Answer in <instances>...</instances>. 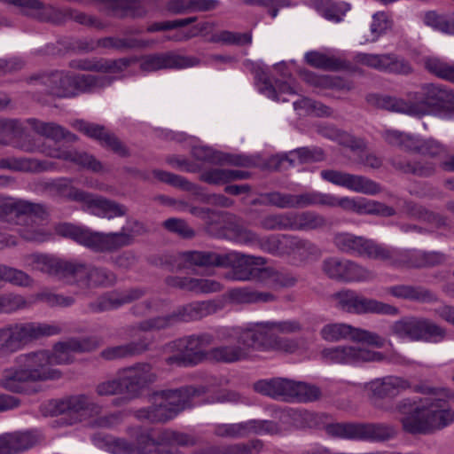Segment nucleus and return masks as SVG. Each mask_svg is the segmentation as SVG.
Listing matches in <instances>:
<instances>
[{
  "instance_id": "c9c22d12",
  "label": "nucleus",
  "mask_w": 454,
  "mask_h": 454,
  "mask_svg": "<svg viewBox=\"0 0 454 454\" xmlns=\"http://www.w3.org/2000/svg\"><path fill=\"white\" fill-rule=\"evenodd\" d=\"M99 9L109 15L124 18L143 17L146 13L144 5L137 0H92Z\"/></svg>"
},
{
  "instance_id": "c85d7f7f",
  "label": "nucleus",
  "mask_w": 454,
  "mask_h": 454,
  "mask_svg": "<svg viewBox=\"0 0 454 454\" xmlns=\"http://www.w3.org/2000/svg\"><path fill=\"white\" fill-rule=\"evenodd\" d=\"M81 208L96 216L107 219L124 216L129 211L125 205L91 192H89L85 204L81 206Z\"/></svg>"
},
{
  "instance_id": "1a4fd4ad",
  "label": "nucleus",
  "mask_w": 454,
  "mask_h": 454,
  "mask_svg": "<svg viewBox=\"0 0 454 454\" xmlns=\"http://www.w3.org/2000/svg\"><path fill=\"white\" fill-rule=\"evenodd\" d=\"M328 435L349 440L387 442L394 438V427L384 423H335L325 427Z\"/></svg>"
},
{
  "instance_id": "09e8293b",
  "label": "nucleus",
  "mask_w": 454,
  "mask_h": 454,
  "mask_svg": "<svg viewBox=\"0 0 454 454\" xmlns=\"http://www.w3.org/2000/svg\"><path fill=\"white\" fill-rule=\"evenodd\" d=\"M208 360L216 363L232 364L245 360L248 353L239 345H222L208 350Z\"/></svg>"
},
{
  "instance_id": "b1692460",
  "label": "nucleus",
  "mask_w": 454,
  "mask_h": 454,
  "mask_svg": "<svg viewBox=\"0 0 454 454\" xmlns=\"http://www.w3.org/2000/svg\"><path fill=\"white\" fill-rule=\"evenodd\" d=\"M194 57H185L172 51L149 54L141 58L140 69L144 72H154L167 68H184L199 64Z\"/></svg>"
},
{
  "instance_id": "ddd939ff",
  "label": "nucleus",
  "mask_w": 454,
  "mask_h": 454,
  "mask_svg": "<svg viewBox=\"0 0 454 454\" xmlns=\"http://www.w3.org/2000/svg\"><path fill=\"white\" fill-rule=\"evenodd\" d=\"M18 367L24 368L33 382L57 380L62 372L51 366L50 351L41 349L20 354L15 358Z\"/></svg>"
},
{
  "instance_id": "dca6fc26",
  "label": "nucleus",
  "mask_w": 454,
  "mask_h": 454,
  "mask_svg": "<svg viewBox=\"0 0 454 454\" xmlns=\"http://www.w3.org/2000/svg\"><path fill=\"white\" fill-rule=\"evenodd\" d=\"M280 432L278 423L270 420L251 419L239 423L217 424L213 433L215 436L226 439L246 438L252 434H276Z\"/></svg>"
},
{
  "instance_id": "338daca9",
  "label": "nucleus",
  "mask_w": 454,
  "mask_h": 454,
  "mask_svg": "<svg viewBox=\"0 0 454 454\" xmlns=\"http://www.w3.org/2000/svg\"><path fill=\"white\" fill-rule=\"evenodd\" d=\"M321 389L316 386L303 381H294L292 401L314 402L320 399Z\"/></svg>"
},
{
  "instance_id": "79ce46f5",
  "label": "nucleus",
  "mask_w": 454,
  "mask_h": 454,
  "mask_svg": "<svg viewBox=\"0 0 454 454\" xmlns=\"http://www.w3.org/2000/svg\"><path fill=\"white\" fill-rule=\"evenodd\" d=\"M292 231H322L331 227L323 215L316 211H292Z\"/></svg>"
},
{
  "instance_id": "774afa93",
  "label": "nucleus",
  "mask_w": 454,
  "mask_h": 454,
  "mask_svg": "<svg viewBox=\"0 0 454 454\" xmlns=\"http://www.w3.org/2000/svg\"><path fill=\"white\" fill-rule=\"evenodd\" d=\"M382 137L389 145L397 146L407 152H413L416 137L404 132L386 129L382 132Z\"/></svg>"
},
{
  "instance_id": "72a5a7b5",
  "label": "nucleus",
  "mask_w": 454,
  "mask_h": 454,
  "mask_svg": "<svg viewBox=\"0 0 454 454\" xmlns=\"http://www.w3.org/2000/svg\"><path fill=\"white\" fill-rule=\"evenodd\" d=\"M411 387L409 381L401 377L387 376L375 379L365 384L364 389L370 398L383 399L397 395Z\"/></svg>"
},
{
  "instance_id": "0e129e2a",
  "label": "nucleus",
  "mask_w": 454,
  "mask_h": 454,
  "mask_svg": "<svg viewBox=\"0 0 454 454\" xmlns=\"http://www.w3.org/2000/svg\"><path fill=\"white\" fill-rule=\"evenodd\" d=\"M231 297L239 303L269 302L276 300L271 293L253 291L245 287L231 290Z\"/></svg>"
},
{
  "instance_id": "7c9ffc66",
  "label": "nucleus",
  "mask_w": 454,
  "mask_h": 454,
  "mask_svg": "<svg viewBox=\"0 0 454 454\" xmlns=\"http://www.w3.org/2000/svg\"><path fill=\"white\" fill-rule=\"evenodd\" d=\"M294 381L282 377L260 380L254 383L253 388L255 392L272 399L292 402Z\"/></svg>"
},
{
  "instance_id": "a18cd8bd",
  "label": "nucleus",
  "mask_w": 454,
  "mask_h": 454,
  "mask_svg": "<svg viewBox=\"0 0 454 454\" xmlns=\"http://www.w3.org/2000/svg\"><path fill=\"white\" fill-rule=\"evenodd\" d=\"M47 154L51 158L71 161L93 172H100L103 170L102 163L93 155L85 152L58 148L51 150Z\"/></svg>"
},
{
  "instance_id": "20e7f679",
  "label": "nucleus",
  "mask_w": 454,
  "mask_h": 454,
  "mask_svg": "<svg viewBox=\"0 0 454 454\" xmlns=\"http://www.w3.org/2000/svg\"><path fill=\"white\" fill-rule=\"evenodd\" d=\"M301 330V324L294 320L262 322L253 327L240 330L238 333L237 342L248 354L250 350H279L294 353L298 349V343L294 340L278 336L276 332L293 333Z\"/></svg>"
},
{
  "instance_id": "49530a36",
  "label": "nucleus",
  "mask_w": 454,
  "mask_h": 454,
  "mask_svg": "<svg viewBox=\"0 0 454 454\" xmlns=\"http://www.w3.org/2000/svg\"><path fill=\"white\" fill-rule=\"evenodd\" d=\"M151 341L140 339L124 345L108 347L99 353V356L106 361L139 356L150 349Z\"/></svg>"
},
{
  "instance_id": "5701e85b",
  "label": "nucleus",
  "mask_w": 454,
  "mask_h": 454,
  "mask_svg": "<svg viewBox=\"0 0 454 454\" xmlns=\"http://www.w3.org/2000/svg\"><path fill=\"white\" fill-rule=\"evenodd\" d=\"M100 345V340L96 337L70 339L65 342H58L54 345L53 351H50L51 366L69 364L73 360L72 352H90Z\"/></svg>"
},
{
  "instance_id": "bb28decb",
  "label": "nucleus",
  "mask_w": 454,
  "mask_h": 454,
  "mask_svg": "<svg viewBox=\"0 0 454 454\" xmlns=\"http://www.w3.org/2000/svg\"><path fill=\"white\" fill-rule=\"evenodd\" d=\"M335 247L346 254H356L374 259L378 243L348 232H338L333 237Z\"/></svg>"
},
{
  "instance_id": "864d4df0",
  "label": "nucleus",
  "mask_w": 454,
  "mask_h": 454,
  "mask_svg": "<svg viewBox=\"0 0 454 454\" xmlns=\"http://www.w3.org/2000/svg\"><path fill=\"white\" fill-rule=\"evenodd\" d=\"M28 382H32L30 377L24 368L21 367L5 370L0 380V385L4 388L15 393L25 391V384Z\"/></svg>"
},
{
  "instance_id": "ea45409f",
  "label": "nucleus",
  "mask_w": 454,
  "mask_h": 454,
  "mask_svg": "<svg viewBox=\"0 0 454 454\" xmlns=\"http://www.w3.org/2000/svg\"><path fill=\"white\" fill-rule=\"evenodd\" d=\"M2 2L27 9L24 14L40 21L57 23L60 21V13L51 5H45L39 0H1Z\"/></svg>"
},
{
  "instance_id": "f03ea898",
  "label": "nucleus",
  "mask_w": 454,
  "mask_h": 454,
  "mask_svg": "<svg viewBox=\"0 0 454 454\" xmlns=\"http://www.w3.org/2000/svg\"><path fill=\"white\" fill-rule=\"evenodd\" d=\"M127 223L129 226L122 227L120 231L104 233L64 223L56 225L55 231L58 235L70 238L95 252H114L131 246L136 236L147 232L145 225L137 219H129Z\"/></svg>"
},
{
  "instance_id": "39448f33",
  "label": "nucleus",
  "mask_w": 454,
  "mask_h": 454,
  "mask_svg": "<svg viewBox=\"0 0 454 454\" xmlns=\"http://www.w3.org/2000/svg\"><path fill=\"white\" fill-rule=\"evenodd\" d=\"M208 391L205 386H185L176 389L156 391L152 395L153 405L136 411V417L151 423L172 419L179 412L192 406V398Z\"/></svg>"
},
{
  "instance_id": "69168bd1",
  "label": "nucleus",
  "mask_w": 454,
  "mask_h": 454,
  "mask_svg": "<svg viewBox=\"0 0 454 454\" xmlns=\"http://www.w3.org/2000/svg\"><path fill=\"white\" fill-rule=\"evenodd\" d=\"M424 407L425 399L420 400L419 403L411 401V399H403L397 404V411L403 415L401 419V422L405 432L410 434V431L406 427V419H413L415 422L419 421Z\"/></svg>"
},
{
  "instance_id": "a211bd4d",
  "label": "nucleus",
  "mask_w": 454,
  "mask_h": 454,
  "mask_svg": "<svg viewBox=\"0 0 454 454\" xmlns=\"http://www.w3.org/2000/svg\"><path fill=\"white\" fill-rule=\"evenodd\" d=\"M74 127L89 137L97 140L102 147L113 152L118 156L122 158L130 156L129 147L114 132L107 129L105 126L77 120L74 122Z\"/></svg>"
},
{
  "instance_id": "393cba45",
  "label": "nucleus",
  "mask_w": 454,
  "mask_h": 454,
  "mask_svg": "<svg viewBox=\"0 0 454 454\" xmlns=\"http://www.w3.org/2000/svg\"><path fill=\"white\" fill-rule=\"evenodd\" d=\"M357 64L366 66L379 71H387L395 74H408L411 67L403 59H399L393 53L369 54L357 53L355 56Z\"/></svg>"
},
{
  "instance_id": "13d9d810",
  "label": "nucleus",
  "mask_w": 454,
  "mask_h": 454,
  "mask_svg": "<svg viewBox=\"0 0 454 454\" xmlns=\"http://www.w3.org/2000/svg\"><path fill=\"white\" fill-rule=\"evenodd\" d=\"M317 132L324 137L336 140L340 145L351 148L352 150L359 149L362 146V141L356 139L350 134L338 129L333 125H317Z\"/></svg>"
},
{
  "instance_id": "5fc2aeb1",
  "label": "nucleus",
  "mask_w": 454,
  "mask_h": 454,
  "mask_svg": "<svg viewBox=\"0 0 454 454\" xmlns=\"http://www.w3.org/2000/svg\"><path fill=\"white\" fill-rule=\"evenodd\" d=\"M314 8L326 20L340 22L343 17L350 10L351 6L347 2H335L333 0H319Z\"/></svg>"
},
{
  "instance_id": "aec40b11",
  "label": "nucleus",
  "mask_w": 454,
  "mask_h": 454,
  "mask_svg": "<svg viewBox=\"0 0 454 454\" xmlns=\"http://www.w3.org/2000/svg\"><path fill=\"white\" fill-rule=\"evenodd\" d=\"M24 265L33 270H39L66 283L68 281L72 260L67 261L43 254H30L23 256Z\"/></svg>"
},
{
  "instance_id": "6ab92c4d",
  "label": "nucleus",
  "mask_w": 454,
  "mask_h": 454,
  "mask_svg": "<svg viewBox=\"0 0 454 454\" xmlns=\"http://www.w3.org/2000/svg\"><path fill=\"white\" fill-rule=\"evenodd\" d=\"M322 270L332 279L344 282L369 280L374 278L372 271L349 260L330 257L323 261Z\"/></svg>"
},
{
  "instance_id": "2f4dec72",
  "label": "nucleus",
  "mask_w": 454,
  "mask_h": 454,
  "mask_svg": "<svg viewBox=\"0 0 454 454\" xmlns=\"http://www.w3.org/2000/svg\"><path fill=\"white\" fill-rule=\"evenodd\" d=\"M126 172L140 180L150 181L152 177H153L160 182L166 183L174 187H177L187 192H192L194 193H199L200 190V187L191 183L186 178L160 169H153L149 172L137 168H127Z\"/></svg>"
},
{
  "instance_id": "0eeeda50",
  "label": "nucleus",
  "mask_w": 454,
  "mask_h": 454,
  "mask_svg": "<svg viewBox=\"0 0 454 454\" xmlns=\"http://www.w3.org/2000/svg\"><path fill=\"white\" fill-rule=\"evenodd\" d=\"M0 214H14L25 223L20 231V236L27 241L43 242L50 238V233L38 225H34L35 220L43 221L49 216L48 210L43 204L32 203L24 200H0Z\"/></svg>"
},
{
  "instance_id": "a19ab883",
  "label": "nucleus",
  "mask_w": 454,
  "mask_h": 454,
  "mask_svg": "<svg viewBox=\"0 0 454 454\" xmlns=\"http://www.w3.org/2000/svg\"><path fill=\"white\" fill-rule=\"evenodd\" d=\"M2 2L27 9L24 14L40 21L57 23L60 21V13L51 5H45L39 0H1Z\"/></svg>"
},
{
  "instance_id": "58836bf2",
  "label": "nucleus",
  "mask_w": 454,
  "mask_h": 454,
  "mask_svg": "<svg viewBox=\"0 0 454 454\" xmlns=\"http://www.w3.org/2000/svg\"><path fill=\"white\" fill-rule=\"evenodd\" d=\"M387 293L395 298L419 303H435L438 295L423 286L396 285L387 288Z\"/></svg>"
},
{
  "instance_id": "e433bc0d",
  "label": "nucleus",
  "mask_w": 454,
  "mask_h": 454,
  "mask_svg": "<svg viewBox=\"0 0 454 454\" xmlns=\"http://www.w3.org/2000/svg\"><path fill=\"white\" fill-rule=\"evenodd\" d=\"M254 78L259 91L270 98L277 101L286 102L289 100L286 97H285L286 95H296L294 88L287 82H281L277 80L275 82V85H273L266 73L261 67L255 68Z\"/></svg>"
},
{
  "instance_id": "bf43d9fd",
  "label": "nucleus",
  "mask_w": 454,
  "mask_h": 454,
  "mask_svg": "<svg viewBox=\"0 0 454 454\" xmlns=\"http://www.w3.org/2000/svg\"><path fill=\"white\" fill-rule=\"evenodd\" d=\"M398 309L393 305L379 301L374 299L366 298L358 294L357 308L356 314H384V315H397Z\"/></svg>"
},
{
  "instance_id": "603ef678",
  "label": "nucleus",
  "mask_w": 454,
  "mask_h": 454,
  "mask_svg": "<svg viewBox=\"0 0 454 454\" xmlns=\"http://www.w3.org/2000/svg\"><path fill=\"white\" fill-rule=\"evenodd\" d=\"M300 75L306 82L318 88H335L340 90H351L354 87L352 82H345L339 77L328 75H317L309 70H301Z\"/></svg>"
},
{
  "instance_id": "473e14b6",
  "label": "nucleus",
  "mask_w": 454,
  "mask_h": 454,
  "mask_svg": "<svg viewBox=\"0 0 454 454\" xmlns=\"http://www.w3.org/2000/svg\"><path fill=\"white\" fill-rule=\"evenodd\" d=\"M192 153L197 160L209 161L215 164L228 163L233 166L246 168L254 165V160L249 156L224 153L208 146H194Z\"/></svg>"
},
{
  "instance_id": "c03bdc74",
  "label": "nucleus",
  "mask_w": 454,
  "mask_h": 454,
  "mask_svg": "<svg viewBox=\"0 0 454 454\" xmlns=\"http://www.w3.org/2000/svg\"><path fill=\"white\" fill-rule=\"evenodd\" d=\"M26 122L30 126L34 132L55 142H59L61 140L75 142L77 140L76 135L71 133L58 123L45 122L35 118H29Z\"/></svg>"
},
{
  "instance_id": "6e6d98bb",
  "label": "nucleus",
  "mask_w": 454,
  "mask_h": 454,
  "mask_svg": "<svg viewBox=\"0 0 454 454\" xmlns=\"http://www.w3.org/2000/svg\"><path fill=\"white\" fill-rule=\"evenodd\" d=\"M297 282V278L292 274L284 271H278L270 267H263L260 283L272 288L278 289L291 287Z\"/></svg>"
},
{
  "instance_id": "cd10ccee",
  "label": "nucleus",
  "mask_w": 454,
  "mask_h": 454,
  "mask_svg": "<svg viewBox=\"0 0 454 454\" xmlns=\"http://www.w3.org/2000/svg\"><path fill=\"white\" fill-rule=\"evenodd\" d=\"M37 431L13 432L0 435V454H18L41 443Z\"/></svg>"
},
{
  "instance_id": "f257e3e1",
  "label": "nucleus",
  "mask_w": 454,
  "mask_h": 454,
  "mask_svg": "<svg viewBox=\"0 0 454 454\" xmlns=\"http://www.w3.org/2000/svg\"><path fill=\"white\" fill-rule=\"evenodd\" d=\"M366 101L377 108L417 117L433 114L454 118V90L436 83L421 85L418 91L409 94V100L369 94Z\"/></svg>"
},
{
  "instance_id": "3c124183",
  "label": "nucleus",
  "mask_w": 454,
  "mask_h": 454,
  "mask_svg": "<svg viewBox=\"0 0 454 454\" xmlns=\"http://www.w3.org/2000/svg\"><path fill=\"white\" fill-rule=\"evenodd\" d=\"M94 444L112 454H134V444L122 438H113L104 434L92 435Z\"/></svg>"
},
{
  "instance_id": "7ed1b4c3",
  "label": "nucleus",
  "mask_w": 454,
  "mask_h": 454,
  "mask_svg": "<svg viewBox=\"0 0 454 454\" xmlns=\"http://www.w3.org/2000/svg\"><path fill=\"white\" fill-rule=\"evenodd\" d=\"M181 258L190 265L200 267L231 268L229 278L238 281L261 280L263 267L267 260L262 256H254L231 251L218 254L214 251H186Z\"/></svg>"
},
{
  "instance_id": "680f3d73",
  "label": "nucleus",
  "mask_w": 454,
  "mask_h": 454,
  "mask_svg": "<svg viewBox=\"0 0 454 454\" xmlns=\"http://www.w3.org/2000/svg\"><path fill=\"white\" fill-rule=\"evenodd\" d=\"M305 59L309 66L324 70L337 71L347 67L345 61L318 51L308 52Z\"/></svg>"
},
{
  "instance_id": "4468645a",
  "label": "nucleus",
  "mask_w": 454,
  "mask_h": 454,
  "mask_svg": "<svg viewBox=\"0 0 454 454\" xmlns=\"http://www.w3.org/2000/svg\"><path fill=\"white\" fill-rule=\"evenodd\" d=\"M320 335L326 341L333 342L349 339L378 348L384 347L386 343V340L376 333L342 323L325 325L321 329Z\"/></svg>"
},
{
  "instance_id": "2eb2a0df",
  "label": "nucleus",
  "mask_w": 454,
  "mask_h": 454,
  "mask_svg": "<svg viewBox=\"0 0 454 454\" xmlns=\"http://www.w3.org/2000/svg\"><path fill=\"white\" fill-rule=\"evenodd\" d=\"M320 355L324 361L337 364L380 362L386 357L381 352L350 345L325 348L321 351Z\"/></svg>"
},
{
  "instance_id": "f704fd0d",
  "label": "nucleus",
  "mask_w": 454,
  "mask_h": 454,
  "mask_svg": "<svg viewBox=\"0 0 454 454\" xmlns=\"http://www.w3.org/2000/svg\"><path fill=\"white\" fill-rule=\"evenodd\" d=\"M137 61V58H121L118 59H84L74 60L70 67L81 70L100 72L105 74H118L125 70L132 63Z\"/></svg>"
},
{
  "instance_id": "f3484780",
  "label": "nucleus",
  "mask_w": 454,
  "mask_h": 454,
  "mask_svg": "<svg viewBox=\"0 0 454 454\" xmlns=\"http://www.w3.org/2000/svg\"><path fill=\"white\" fill-rule=\"evenodd\" d=\"M119 372L125 395L129 399L138 397L145 387L153 384L158 379L153 365L148 363H137L120 370Z\"/></svg>"
},
{
  "instance_id": "4d7b16f0",
  "label": "nucleus",
  "mask_w": 454,
  "mask_h": 454,
  "mask_svg": "<svg viewBox=\"0 0 454 454\" xmlns=\"http://www.w3.org/2000/svg\"><path fill=\"white\" fill-rule=\"evenodd\" d=\"M291 224L292 211L270 213L261 217L258 222V227L267 231H292Z\"/></svg>"
},
{
  "instance_id": "9d476101",
  "label": "nucleus",
  "mask_w": 454,
  "mask_h": 454,
  "mask_svg": "<svg viewBox=\"0 0 454 454\" xmlns=\"http://www.w3.org/2000/svg\"><path fill=\"white\" fill-rule=\"evenodd\" d=\"M214 336L208 333L184 336L173 342V348L177 354L166 359L168 364L179 366L194 365L204 360H208V351L205 348L214 342Z\"/></svg>"
},
{
  "instance_id": "4c0bfd02",
  "label": "nucleus",
  "mask_w": 454,
  "mask_h": 454,
  "mask_svg": "<svg viewBox=\"0 0 454 454\" xmlns=\"http://www.w3.org/2000/svg\"><path fill=\"white\" fill-rule=\"evenodd\" d=\"M374 260L387 262L395 268L416 269V249H396L378 245Z\"/></svg>"
},
{
  "instance_id": "c756f323",
  "label": "nucleus",
  "mask_w": 454,
  "mask_h": 454,
  "mask_svg": "<svg viewBox=\"0 0 454 454\" xmlns=\"http://www.w3.org/2000/svg\"><path fill=\"white\" fill-rule=\"evenodd\" d=\"M222 309L219 302L215 301H194L177 307L170 313L173 325L182 322L200 320L216 313Z\"/></svg>"
},
{
  "instance_id": "412c9836",
  "label": "nucleus",
  "mask_w": 454,
  "mask_h": 454,
  "mask_svg": "<svg viewBox=\"0 0 454 454\" xmlns=\"http://www.w3.org/2000/svg\"><path fill=\"white\" fill-rule=\"evenodd\" d=\"M28 82L41 88V92L56 98L74 97L71 74L64 71H53L30 76Z\"/></svg>"
},
{
  "instance_id": "8fccbe9b",
  "label": "nucleus",
  "mask_w": 454,
  "mask_h": 454,
  "mask_svg": "<svg viewBox=\"0 0 454 454\" xmlns=\"http://www.w3.org/2000/svg\"><path fill=\"white\" fill-rule=\"evenodd\" d=\"M402 210L411 218L434 223L437 227L445 226L447 223L446 217L411 200L404 201Z\"/></svg>"
},
{
  "instance_id": "a878e982",
  "label": "nucleus",
  "mask_w": 454,
  "mask_h": 454,
  "mask_svg": "<svg viewBox=\"0 0 454 454\" xmlns=\"http://www.w3.org/2000/svg\"><path fill=\"white\" fill-rule=\"evenodd\" d=\"M37 186L40 191L51 197L78 202L82 206H84L89 194L88 192L74 187L72 180L68 178L40 182Z\"/></svg>"
},
{
  "instance_id": "e2e57ef3",
  "label": "nucleus",
  "mask_w": 454,
  "mask_h": 454,
  "mask_svg": "<svg viewBox=\"0 0 454 454\" xmlns=\"http://www.w3.org/2000/svg\"><path fill=\"white\" fill-rule=\"evenodd\" d=\"M68 413L85 411L89 415H97L101 411V406L86 395H76L67 397Z\"/></svg>"
},
{
  "instance_id": "9b49d317",
  "label": "nucleus",
  "mask_w": 454,
  "mask_h": 454,
  "mask_svg": "<svg viewBox=\"0 0 454 454\" xmlns=\"http://www.w3.org/2000/svg\"><path fill=\"white\" fill-rule=\"evenodd\" d=\"M391 332L400 338H406L414 341L439 342L447 336L445 327L428 318L420 317H403L392 325Z\"/></svg>"
},
{
  "instance_id": "4be33fe9",
  "label": "nucleus",
  "mask_w": 454,
  "mask_h": 454,
  "mask_svg": "<svg viewBox=\"0 0 454 454\" xmlns=\"http://www.w3.org/2000/svg\"><path fill=\"white\" fill-rule=\"evenodd\" d=\"M320 175L324 180L329 183L356 192L374 195L381 191L379 184L363 176L352 175L334 169L322 170Z\"/></svg>"
},
{
  "instance_id": "de8ad7c7",
  "label": "nucleus",
  "mask_w": 454,
  "mask_h": 454,
  "mask_svg": "<svg viewBox=\"0 0 454 454\" xmlns=\"http://www.w3.org/2000/svg\"><path fill=\"white\" fill-rule=\"evenodd\" d=\"M114 77L109 75H92V74H71V83L74 96L78 93L92 92L110 85Z\"/></svg>"
},
{
  "instance_id": "423d86ee",
  "label": "nucleus",
  "mask_w": 454,
  "mask_h": 454,
  "mask_svg": "<svg viewBox=\"0 0 454 454\" xmlns=\"http://www.w3.org/2000/svg\"><path fill=\"white\" fill-rule=\"evenodd\" d=\"M60 333L58 325L34 322L5 325L0 327V361L8 359L33 340Z\"/></svg>"
},
{
  "instance_id": "37998d69",
  "label": "nucleus",
  "mask_w": 454,
  "mask_h": 454,
  "mask_svg": "<svg viewBox=\"0 0 454 454\" xmlns=\"http://www.w3.org/2000/svg\"><path fill=\"white\" fill-rule=\"evenodd\" d=\"M0 168L19 172L40 173L54 168V163L34 158L8 157L0 159Z\"/></svg>"
},
{
  "instance_id": "f8f14e48",
  "label": "nucleus",
  "mask_w": 454,
  "mask_h": 454,
  "mask_svg": "<svg viewBox=\"0 0 454 454\" xmlns=\"http://www.w3.org/2000/svg\"><path fill=\"white\" fill-rule=\"evenodd\" d=\"M116 281V275L106 268L72 260L67 284H75L86 288H98L112 286Z\"/></svg>"
},
{
  "instance_id": "052dcab7",
  "label": "nucleus",
  "mask_w": 454,
  "mask_h": 454,
  "mask_svg": "<svg viewBox=\"0 0 454 454\" xmlns=\"http://www.w3.org/2000/svg\"><path fill=\"white\" fill-rule=\"evenodd\" d=\"M328 193L316 191L293 194L292 209H301L309 207H327Z\"/></svg>"
},
{
  "instance_id": "6e6552de",
  "label": "nucleus",
  "mask_w": 454,
  "mask_h": 454,
  "mask_svg": "<svg viewBox=\"0 0 454 454\" xmlns=\"http://www.w3.org/2000/svg\"><path fill=\"white\" fill-rule=\"evenodd\" d=\"M442 399L425 398V407L419 421L406 419V427L411 434H428L441 430L454 422V411L447 408Z\"/></svg>"
}]
</instances>
